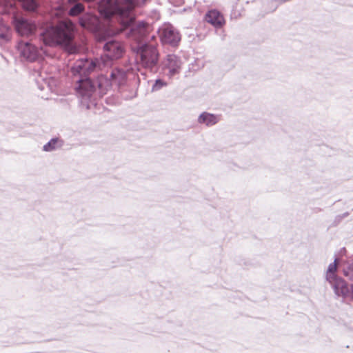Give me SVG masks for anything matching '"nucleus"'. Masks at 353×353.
<instances>
[{"mask_svg": "<svg viewBox=\"0 0 353 353\" xmlns=\"http://www.w3.org/2000/svg\"><path fill=\"white\" fill-rule=\"evenodd\" d=\"M84 10V6L81 3H76L73 6L70 8L68 11V14L70 16H77L82 13Z\"/></svg>", "mask_w": 353, "mask_h": 353, "instance_id": "obj_19", "label": "nucleus"}, {"mask_svg": "<svg viewBox=\"0 0 353 353\" xmlns=\"http://www.w3.org/2000/svg\"><path fill=\"white\" fill-rule=\"evenodd\" d=\"M167 85H168V83L165 81H163L161 79H158L155 81V82L152 85V92L158 91V90H161L162 88L165 87Z\"/></svg>", "mask_w": 353, "mask_h": 353, "instance_id": "obj_20", "label": "nucleus"}, {"mask_svg": "<svg viewBox=\"0 0 353 353\" xmlns=\"http://www.w3.org/2000/svg\"><path fill=\"white\" fill-rule=\"evenodd\" d=\"M220 120V117L214 114L203 112L198 117V123L204 124L206 126H212L217 123Z\"/></svg>", "mask_w": 353, "mask_h": 353, "instance_id": "obj_14", "label": "nucleus"}, {"mask_svg": "<svg viewBox=\"0 0 353 353\" xmlns=\"http://www.w3.org/2000/svg\"><path fill=\"white\" fill-rule=\"evenodd\" d=\"M150 37V39L152 40L155 38V36L154 35H152Z\"/></svg>", "mask_w": 353, "mask_h": 353, "instance_id": "obj_25", "label": "nucleus"}, {"mask_svg": "<svg viewBox=\"0 0 353 353\" xmlns=\"http://www.w3.org/2000/svg\"><path fill=\"white\" fill-rule=\"evenodd\" d=\"M336 270H337V267H336V259L333 263H330L328 265V268L326 272L325 279L328 283L330 281H333L334 279L339 277L336 274Z\"/></svg>", "mask_w": 353, "mask_h": 353, "instance_id": "obj_18", "label": "nucleus"}, {"mask_svg": "<svg viewBox=\"0 0 353 353\" xmlns=\"http://www.w3.org/2000/svg\"><path fill=\"white\" fill-rule=\"evenodd\" d=\"M205 21L216 28H220L225 24L223 14L216 10H209L205 17Z\"/></svg>", "mask_w": 353, "mask_h": 353, "instance_id": "obj_13", "label": "nucleus"}, {"mask_svg": "<svg viewBox=\"0 0 353 353\" xmlns=\"http://www.w3.org/2000/svg\"><path fill=\"white\" fill-rule=\"evenodd\" d=\"M121 20V23L126 29L127 36L134 40L137 43L135 44L141 43H148V32L149 26L148 23L143 21H139L138 23L134 22V18L129 24L125 23L124 21L126 20V17H118Z\"/></svg>", "mask_w": 353, "mask_h": 353, "instance_id": "obj_5", "label": "nucleus"}, {"mask_svg": "<svg viewBox=\"0 0 353 353\" xmlns=\"http://www.w3.org/2000/svg\"><path fill=\"white\" fill-rule=\"evenodd\" d=\"M17 50L21 57L30 62L36 61L41 55V50L29 41H19Z\"/></svg>", "mask_w": 353, "mask_h": 353, "instance_id": "obj_10", "label": "nucleus"}, {"mask_svg": "<svg viewBox=\"0 0 353 353\" xmlns=\"http://www.w3.org/2000/svg\"><path fill=\"white\" fill-rule=\"evenodd\" d=\"M329 283L337 297H341L343 299L350 297L353 300V285L350 287L347 283L341 277L334 279Z\"/></svg>", "mask_w": 353, "mask_h": 353, "instance_id": "obj_11", "label": "nucleus"}, {"mask_svg": "<svg viewBox=\"0 0 353 353\" xmlns=\"http://www.w3.org/2000/svg\"><path fill=\"white\" fill-rule=\"evenodd\" d=\"M74 23L68 19L59 21L54 25H50L40 33V39L46 46H61L70 53L77 51L74 43Z\"/></svg>", "mask_w": 353, "mask_h": 353, "instance_id": "obj_2", "label": "nucleus"}, {"mask_svg": "<svg viewBox=\"0 0 353 353\" xmlns=\"http://www.w3.org/2000/svg\"><path fill=\"white\" fill-rule=\"evenodd\" d=\"M104 54L101 59L105 57L108 59H117L122 57L124 52V48L121 43L111 40L105 43L103 46Z\"/></svg>", "mask_w": 353, "mask_h": 353, "instance_id": "obj_12", "label": "nucleus"}, {"mask_svg": "<svg viewBox=\"0 0 353 353\" xmlns=\"http://www.w3.org/2000/svg\"><path fill=\"white\" fill-rule=\"evenodd\" d=\"M343 274L350 280L353 281V260L348 264L347 268L343 270Z\"/></svg>", "mask_w": 353, "mask_h": 353, "instance_id": "obj_21", "label": "nucleus"}, {"mask_svg": "<svg viewBox=\"0 0 353 353\" xmlns=\"http://www.w3.org/2000/svg\"><path fill=\"white\" fill-rule=\"evenodd\" d=\"M100 61L97 59H82L77 60L71 68L74 75H79V79L75 87L81 103L87 109L95 105L97 96L102 97L110 90L112 84L121 85L125 81L126 74L123 70L114 69L110 75V79L105 75H100L92 80L88 76L96 68L99 67Z\"/></svg>", "mask_w": 353, "mask_h": 353, "instance_id": "obj_1", "label": "nucleus"}, {"mask_svg": "<svg viewBox=\"0 0 353 353\" xmlns=\"http://www.w3.org/2000/svg\"><path fill=\"white\" fill-rule=\"evenodd\" d=\"M55 80L54 78L49 77L46 78L40 77L37 79L38 88L41 90H52Z\"/></svg>", "mask_w": 353, "mask_h": 353, "instance_id": "obj_15", "label": "nucleus"}, {"mask_svg": "<svg viewBox=\"0 0 353 353\" xmlns=\"http://www.w3.org/2000/svg\"><path fill=\"white\" fill-rule=\"evenodd\" d=\"M12 23L16 32L21 37L32 36L37 30L36 24L23 17L14 16Z\"/></svg>", "mask_w": 353, "mask_h": 353, "instance_id": "obj_9", "label": "nucleus"}, {"mask_svg": "<svg viewBox=\"0 0 353 353\" xmlns=\"http://www.w3.org/2000/svg\"><path fill=\"white\" fill-rule=\"evenodd\" d=\"M78 0H68V2L70 3H75L77 2Z\"/></svg>", "mask_w": 353, "mask_h": 353, "instance_id": "obj_24", "label": "nucleus"}, {"mask_svg": "<svg viewBox=\"0 0 353 353\" xmlns=\"http://www.w3.org/2000/svg\"><path fill=\"white\" fill-rule=\"evenodd\" d=\"M131 49L136 54V60L141 66L151 72L157 70L159 53L155 46L141 43L132 45Z\"/></svg>", "mask_w": 353, "mask_h": 353, "instance_id": "obj_4", "label": "nucleus"}, {"mask_svg": "<svg viewBox=\"0 0 353 353\" xmlns=\"http://www.w3.org/2000/svg\"><path fill=\"white\" fill-rule=\"evenodd\" d=\"M63 141L59 138L51 139L43 147V150L46 152H52L57 148H61Z\"/></svg>", "mask_w": 353, "mask_h": 353, "instance_id": "obj_17", "label": "nucleus"}, {"mask_svg": "<svg viewBox=\"0 0 353 353\" xmlns=\"http://www.w3.org/2000/svg\"><path fill=\"white\" fill-rule=\"evenodd\" d=\"M183 61L180 57L169 54L161 61V69L165 76L171 79L181 72Z\"/></svg>", "mask_w": 353, "mask_h": 353, "instance_id": "obj_7", "label": "nucleus"}, {"mask_svg": "<svg viewBox=\"0 0 353 353\" xmlns=\"http://www.w3.org/2000/svg\"><path fill=\"white\" fill-rule=\"evenodd\" d=\"M79 23L82 28L94 33L98 41L105 39L103 28L97 16L90 13H85L79 18Z\"/></svg>", "mask_w": 353, "mask_h": 353, "instance_id": "obj_6", "label": "nucleus"}, {"mask_svg": "<svg viewBox=\"0 0 353 353\" xmlns=\"http://www.w3.org/2000/svg\"><path fill=\"white\" fill-rule=\"evenodd\" d=\"M350 215V213L348 212H345L343 214L339 215L336 217V220L338 221H341L343 219L347 217Z\"/></svg>", "mask_w": 353, "mask_h": 353, "instance_id": "obj_23", "label": "nucleus"}, {"mask_svg": "<svg viewBox=\"0 0 353 353\" xmlns=\"http://www.w3.org/2000/svg\"><path fill=\"white\" fill-rule=\"evenodd\" d=\"M65 12V10L61 6H57L55 10L53 11L52 14L56 17H60L61 15L63 14Z\"/></svg>", "mask_w": 353, "mask_h": 353, "instance_id": "obj_22", "label": "nucleus"}, {"mask_svg": "<svg viewBox=\"0 0 353 353\" xmlns=\"http://www.w3.org/2000/svg\"><path fill=\"white\" fill-rule=\"evenodd\" d=\"M159 34L161 42L172 46H177L181 41L179 32L171 24L163 26L159 30Z\"/></svg>", "mask_w": 353, "mask_h": 353, "instance_id": "obj_8", "label": "nucleus"}, {"mask_svg": "<svg viewBox=\"0 0 353 353\" xmlns=\"http://www.w3.org/2000/svg\"><path fill=\"white\" fill-rule=\"evenodd\" d=\"M11 38L10 28L4 24L3 20L0 18V44L8 42Z\"/></svg>", "mask_w": 353, "mask_h": 353, "instance_id": "obj_16", "label": "nucleus"}, {"mask_svg": "<svg viewBox=\"0 0 353 353\" xmlns=\"http://www.w3.org/2000/svg\"><path fill=\"white\" fill-rule=\"evenodd\" d=\"M145 0H101L98 10L101 16L109 19L113 15L126 17L125 23L129 24L134 19L135 6L144 3Z\"/></svg>", "mask_w": 353, "mask_h": 353, "instance_id": "obj_3", "label": "nucleus"}, {"mask_svg": "<svg viewBox=\"0 0 353 353\" xmlns=\"http://www.w3.org/2000/svg\"><path fill=\"white\" fill-rule=\"evenodd\" d=\"M352 210H353V208H352Z\"/></svg>", "mask_w": 353, "mask_h": 353, "instance_id": "obj_26", "label": "nucleus"}]
</instances>
